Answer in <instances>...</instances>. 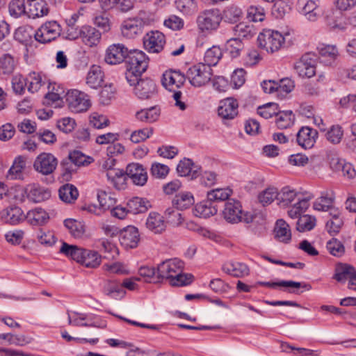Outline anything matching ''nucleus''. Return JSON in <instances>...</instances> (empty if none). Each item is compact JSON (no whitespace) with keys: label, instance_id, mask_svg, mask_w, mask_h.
Returning <instances> with one entry per match:
<instances>
[{"label":"nucleus","instance_id":"f257e3e1","mask_svg":"<svg viewBox=\"0 0 356 356\" xmlns=\"http://www.w3.org/2000/svg\"><path fill=\"white\" fill-rule=\"evenodd\" d=\"M184 262L177 258L168 259L161 263L157 267V277L160 282L168 280L172 286H182L188 285L193 280L191 274L182 273Z\"/></svg>","mask_w":356,"mask_h":356},{"label":"nucleus","instance_id":"f03ea898","mask_svg":"<svg viewBox=\"0 0 356 356\" xmlns=\"http://www.w3.org/2000/svg\"><path fill=\"white\" fill-rule=\"evenodd\" d=\"M131 53L132 51H129L122 44H113L107 48L104 57L105 62L109 65L124 62L126 79L131 86L134 85V64L131 58L129 56Z\"/></svg>","mask_w":356,"mask_h":356},{"label":"nucleus","instance_id":"7ed1b4c3","mask_svg":"<svg viewBox=\"0 0 356 356\" xmlns=\"http://www.w3.org/2000/svg\"><path fill=\"white\" fill-rule=\"evenodd\" d=\"M222 215L226 221L232 224L239 222L248 224L253 220V216L248 212L243 213L241 202L235 200H229L225 203Z\"/></svg>","mask_w":356,"mask_h":356},{"label":"nucleus","instance_id":"20e7f679","mask_svg":"<svg viewBox=\"0 0 356 356\" xmlns=\"http://www.w3.org/2000/svg\"><path fill=\"white\" fill-rule=\"evenodd\" d=\"M222 20L220 11L217 9L205 10L196 19L198 30L201 33H211L216 31Z\"/></svg>","mask_w":356,"mask_h":356},{"label":"nucleus","instance_id":"39448f33","mask_svg":"<svg viewBox=\"0 0 356 356\" xmlns=\"http://www.w3.org/2000/svg\"><path fill=\"white\" fill-rule=\"evenodd\" d=\"M257 41L261 48L267 52L273 53L282 47L284 37L277 31L268 29L259 33Z\"/></svg>","mask_w":356,"mask_h":356},{"label":"nucleus","instance_id":"423d86ee","mask_svg":"<svg viewBox=\"0 0 356 356\" xmlns=\"http://www.w3.org/2000/svg\"><path fill=\"white\" fill-rule=\"evenodd\" d=\"M211 67L202 63L193 65L186 72L187 79L195 87H201L207 84L211 80Z\"/></svg>","mask_w":356,"mask_h":356},{"label":"nucleus","instance_id":"0eeeda50","mask_svg":"<svg viewBox=\"0 0 356 356\" xmlns=\"http://www.w3.org/2000/svg\"><path fill=\"white\" fill-rule=\"evenodd\" d=\"M318 59L316 54L307 52L302 55L293 65L294 70L301 78H312L316 74V65Z\"/></svg>","mask_w":356,"mask_h":356},{"label":"nucleus","instance_id":"6e6552de","mask_svg":"<svg viewBox=\"0 0 356 356\" xmlns=\"http://www.w3.org/2000/svg\"><path fill=\"white\" fill-rule=\"evenodd\" d=\"M65 98L69 108L74 113L85 112L91 106L88 95L78 90H68Z\"/></svg>","mask_w":356,"mask_h":356},{"label":"nucleus","instance_id":"1a4fd4ad","mask_svg":"<svg viewBox=\"0 0 356 356\" xmlns=\"http://www.w3.org/2000/svg\"><path fill=\"white\" fill-rule=\"evenodd\" d=\"M58 165V159L51 153H40L33 162V169L42 175L54 173Z\"/></svg>","mask_w":356,"mask_h":356},{"label":"nucleus","instance_id":"9d476101","mask_svg":"<svg viewBox=\"0 0 356 356\" xmlns=\"http://www.w3.org/2000/svg\"><path fill=\"white\" fill-rule=\"evenodd\" d=\"M61 28L56 21L42 24L35 32V38L40 43H47L56 39L60 34Z\"/></svg>","mask_w":356,"mask_h":356},{"label":"nucleus","instance_id":"9b49d317","mask_svg":"<svg viewBox=\"0 0 356 356\" xmlns=\"http://www.w3.org/2000/svg\"><path fill=\"white\" fill-rule=\"evenodd\" d=\"M132 168L133 165L131 163L127 165L126 172L122 170H111L106 172V177L115 188L118 190L124 189L127 187L128 179H134Z\"/></svg>","mask_w":356,"mask_h":356},{"label":"nucleus","instance_id":"f8f14e48","mask_svg":"<svg viewBox=\"0 0 356 356\" xmlns=\"http://www.w3.org/2000/svg\"><path fill=\"white\" fill-rule=\"evenodd\" d=\"M143 42L145 48L149 52L159 53L163 49L165 37L159 31H151L145 35Z\"/></svg>","mask_w":356,"mask_h":356},{"label":"nucleus","instance_id":"ddd939ff","mask_svg":"<svg viewBox=\"0 0 356 356\" xmlns=\"http://www.w3.org/2000/svg\"><path fill=\"white\" fill-rule=\"evenodd\" d=\"M238 104L237 101L232 97L225 99L220 102L218 108V115L222 118L225 124L227 121L235 118L238 113Z\"/></svg>","mask_w":356,"mask_h":356},{"label":"nucleus","instance_id":"4468645a","mask_svg":"<svg viewBox=\"0 0 356 356\" xmlns=\"http://www.w3.org/2000/svg\"><path fill=\"white\" fill-rule=\"evenodd\" d=\"M257 284L270 288H275L277 286L284 288V291L289 293L299 294V289L304 288L307 291H309L312 286L309 284L295 282L293 280H281L279 282H258Z\"/></svg>","mask_w":356,"mask_h":356},{"label":"nucleus","instance_id":"2eb2a0df","mask_svg":"<svg viewBox=\"0 0 356 356\" xmlns=\"http://www.w3.org/2000/svg\"><path fill=\"white\" fill-rule=\"evenodd\" d=\"M335 195L333 191L326 189L321 192L320 196L313 203V209L318 211H329L337 209L334 206Z\"/></svg>","mask_w":356,"mask_h":356},{"label":"nucleus","instance_id":"dca6fc26","mask_svg":"<svg viewBox=\"0 0 356 356\" xmlns=\"http://www.w3.org/2000/svg\"><path fill=\"white\" fill-rule=\"evenodd\" d=\"M156 83L151 79H140L135 83V95L139 99H150L156 94Z\"/></svg>","mask_w":356,"mask_h":356},{"label":"nucleus","instance_id":"f3484780","mask_svg":"<svg viewBox=\"0 0 356 356\" xmlns=\"http://www.w3.org/2000/svg\"><path fill=\"white\" fill-rule=\"evenodd\" d=\"M296 140L300 146L305 149L314 147L318 138V131L309 127H302L297 133Z\"/></svg>","mask_w":356,"mask_h":356},{"label":"nucleus","instance_id":"a211bd4d","mask_svg":"<svg viewBox=\"0 0 356 356\" xmlns=\"http://www.w3.org/2000/svg\"><path fill=\"white\" fill-rule=\"evenodd\" d=\"M0 217L5 222L10 225H17L26 219L22 209L17 206H11L0 212Z\"/></svg>","mask_w":356,"mask_h":356},{"label":"nucleus","instance_id":"6ab92c4d","mask_svg":"<svg viewBox=\"0 0 356 356\" xmlns=\"http://www.w3.org/2000/svg\"><path fill=\"white\" fill-rule=\"evenodd\" d=\"M27 199L34 203L44 202L51 197V191L37 184H29L26 186Z\"/></svg>","mask_w":356,"mask_h":356},{"label":"nucleus","instance_id":"aec40b11","mask_svg":"<svg viewBox=\"0 0 356 356\" xmlns=\"http://www.w3.org/2000/svg\"><path fill=\"white\" fill-rule=\"evenodd\" d=\"M49 13L47 4L44 0H29L27 5L26 15L35 19L47 15Z\"/></svg>","mask_w":356,"mask_h":356},{"label":"nucleus","instance_id":"412c9836","mask_svg":"<svg viewBox=\"0 0 356 356\" xmlns=\"http://www.w3.org/2000/svg\"><path fill=\"white\" fill-rule=\"evenodd\" d=\"M200 167L195 165L191 159H184L177 166V173L181 177L191 176V179L196 178L200 174Z\"/></svg>","mask_w":356,"mask_h":356},{"label":"nucleus","instance_id":"4be33fe9","mask_svg":"<svg viewBox=\"0 0 356 356\" xmlns=\"http://www.w3.org/2000/svg\"><path fill=\"white\" fill-rule=\"evenodd\" d=\"M222 270L227 274L236 277H241L249 274V268L243 263L228 261L223 264Z\"/></svg>","mask_w":356,"mask_h":356},{"label":"nucleus","instance_id":"5701e85b","mask_svg":"<svg viewBox=\"0 0 356 356\" xmlns=\"http://www.w3.org/2000/svg\"><path fill=\"white\" fill-rule=\"evenodd\" d=\"M331 218L327 221L325 228L327 232L332 236L337 235L341 230L343 220L341 217V212L337 209H332L329 213Z\"/></svg>","mask_w":356,"mask_h":356},{"label":"nucleus","instance_id":"b1692460","mask_svg":"<svg viewBox=\"0 0 356 356\" xmlns=\"http://www.w3.org/2000/svg\"><path fill=\"white\" fill-rule=\"evenodd\" d=\"M148 229L155 234H160L165 229L166 225L164 218L160 213L151 212L146 221Z\"/></svg>","mask_w":356,"mask_h":356},{"label":"nucleus","instance_id":"393cba45","mask_svg":"<svg viewBox=\"0 0 356 356\" xmlns=\"http://www.w3.org/2000/svg\"><path fill=\"white\" fill-rule=\"evenodd\" d=\"M81 40L89 47L96 46L100 41L101 33L95 27L83 26L81 27Z\"/></svg>","mask_w":356,"mask_h":356},{"label":"nucleus","instance_id":"a878e982","mask_svg":"<svg viewBox=\"0 0 356 356\" xmlns=\"http://www.w3.org/2000/svg\"><path fill=\"white\" fill-rule=\"evenodd\" d=\"M298 10L310 21H315L317 18L316 9L318 4L312 0H298Z\"/></svg>","mask_w":356,"mask_h":356},{"label":"nucleus","instance_id":"bb28decb","mask_svg":"<svg viewBox=\"0 0 356 356\" xmlns=\"http://www.w3.org/2000/svg\"><path fill=\"white\" fill-rule=\"evenodd\" d=\"M59 252L66 257L81 263V261L83 259V255H85L86 249L63 242Z\"/></svg>","mask_w":356,"mask_h":356},{"label":"nucleus","instance_id":"cd10ccee","mask_svg":"<svg viewBox=\"0 0 356 356\" xmlns=\"http://www.w3.org/2000/svg\"><path fill=\"white\" fill-rule=\"evenodd\" d=\"M217 211L213 203L207 198L206 200L196 204L194 212L196 216L207 218L214 216L217 213Z\"/></svg>","mask_w":356,"mask_h":356},{"label":"nucleus","instance_id":"c85d7f7f","mask_svg":"<svg viewBox=\"0 0 356 356\" xmlns=\"http://www.w3.org/2000/svg\"><path fill=\"white\" fill-rule=\"evenodd\" d=\"M104 81V72L98 65H92L86 77L87 84L92 88L100 86Z\"/></svg>","mask_w":356,"mask_h":356},{"label":"nucleus","instance_id":"c756f323","mask_svg":"<svg viewBox=\"0 0 356 356\" xmlns=\"http://www.w3.org/2000/svg\"><path fill=\"white\" fill-rule=\"evenodd\" d=\"M135 281H143L145 282L159 283L160 280L157 277L154 268L141 266L138 271V276H135Z\"/></svg>","mask_w":356,"mask_h":356},{"label":"nucleus","instance_id":"7c9ffc66","mask_svg":"<svg viewBox=\"0 0 356 356\" xmlns=\"http://www.w3.org/2000/svg\"><path fill=\"white\" fill-rule=\"evenodd\" d=\"M26 218L32 225H42L47 222L49 216L44 209L37 208L29 211L26 216Z\"/></svg>","mask_w":356,"mask_h":356},{"label":"nucleus","instance_id":"2f4dec72","mask_svg":"<svg viewBox=\"0 0 356 356\" xmlns=\"http://www.w3.org/2000/svg\"><path fill=\"white\" fill-rule=\"evenodd\" d=\"M172 204L179 210L186 209L194 204V197L189 192H181L175 195Z\"/></svg>","mask_w":356,"mask_h":356},{"label":"nucleus","instance_id":"473e14b6","mask_svg":"<svg viewBox=\"0 0 356 356\" xmlns=\"http://www.w3.org/2000/svg\"><path fill=\"white\" fill-rule=\"evenodd\" d=\"M65 227L74 238H81L86 232V227L83 222L69 218L64 220Z\"/></svg>","mask_w":356,"mask_h":356},{"label":"nucleus","instance_id":"72a5a7b5","mask_svg":"<svg viewBox=\"0 0 356 356\" xmlns=\"http://www.w3.org/2000/svg\"><path fill=\"white\" fill-rule=\"evenodd\" d=\"M58 193L60 200L66 203L74 202L79 196L77 188L74 185L69 184L62 186Z\"/></svg>","mask_w":356,"mask_h":356},{"label":"nucleus","instance_id":"f704fd0d","mask_svg":"<svg viewBox=\"0 0 356 356\" xmlns=\"http://www.w3.org/2000/svg\"><path fill=\"white\" fill-rule=\"evenodd\" d=\"M275 237L282 242L287 243L291 238L289 225L282 219L277 220L275 227Z\"/></svg>","mask_w":356,"mask_h":356},{"label":"nucleus","instance_id":"c9c22d12","mask_svg":"<svg viewBox=\"0 0 356 356\" xmlns=\"http://www.w3.org/2000/svg\"><path fill=\"white\" fill-rule=\"evenodd\" d=\"M160 115V108L157 106H152L147 109H141L135 116L141 122H153L157 120Z\"/></svg>","mask_w":356,"mask_h":356},{"label":"nucleus","instance_id":"e433bc0d","mask_svg":"<svg viewBox=\"0 0 356 356\" xmlns=\"http://www.w3.org/2000/svg\"><path fill=\"white\" fill-rule=\"evenodd\" d=\"M297 195L298 193L295 190L291 189L289 186H285L280 192L277 191V204L280 207L287 206L296 199Z\"/></svg>","mask_w":356,"mask_h":356},{"label":"nucleus","instance_id":"4c0bfd02","mask_svg":"<svg viewBox=\"0 0 356 356\" xmlns=\"http://www.w3.org/2000/svg\"><path fill=\"white\" fill-rule=\"evenodd\" d=\"M355 268L346 264H338L336 266L333 278L339 282H345L354 273Z\"/></svg>","mask_w":356,"mask_h":356},{"label":"nucleus","instance_id":"58836bf2","mask_svg":"<svg viewBox=\"0 0 356 356\" xmlns=\"http://www.w3.org/2000/svg\"><path fill=\"white\" fill-rule=\"evenodd\" d=\"M320 56L318 57L321 63L331 64L338 56V50L334 45H327L320 49Z\"/></svg>","mask_w":356,"mask_h":356},{"label":"nucleus","instance_id":"ea45409f","mask_svg":"<svg viewBox=\"0 0 356 356\" xmlns=\"http://www.w3.org/2000/svg\"><path fill=\"white\" fill-rule=\"evenodd\" d=\"M275 123L279 129H286L293 124L294 115L291 111H277Z\"/></svg>","mask_w":356,"mask_h":356},{"label":"nucleus","instance_id":"a19ab883","mask_svg":"<svg viewBox=\"0 0 356 356\" xmlns=\"http://www.w3.org/2000/svg\"><path fill=\"white\" fill-rule=\"evenodd\" d=\"M177 8L185 15H193L197 11V3L195 0H176Z\"/></svg>","mask_w":356,"mask_h":356},{"label":"nucleus","instance_id":"79ce46f5","mask_svg":"<svg viewBox=\"0 0 356 356\" xmlns=\"http://www.w3.org/2000/svg\"><path fill=\"white\" fill-rule=\"evenodd\" d=\"M149 63V58L142 51L135 49V76L145 72Z\"/></svg>","mask_w":356,"mask_h":356},{"label":"nucleus","instance_id":"37998d69","mask_svg":"<svg viewBox=\"0 0 356 356\" xmlns=\"http://www.w3.org/2000/svg\"><path fill=\"white\" fill-rule=\"evenodd\" d=\"M222 56L221 49L218 46H213L205 52L204 60V65L211 66L216 65Z\"/></svg>","mask_w":356,"mask_h":356},{"label":"nucleus","instance_id":"c03bdc74","mask_svg":"<svg viewBox=\"0 0 356 356\" xmlns=\"http://www.w3.org/2000/svg\"><path fill=\"white\" fill-rule=\"evenodd\" d=\"M316 219L310 215H303L296 222V229L300 232L310 231L316 226Z\"/></svg>","mask_w":356,"mask_h":356},{"label":"nucleus","instance_id":"a18cd8bd","mask_svg":"<svg viewBox=\"0 0 356 356\" xmlns=\"http://www.w3.org/2000/svg\"><path fill=\"white\" fill-rule=\"evenodd\" d=\"M25 167V161L22 156L17 157L7 173V178L10 179H16L22 175V170Z\"/></svg>","mask_w":356,"mask_h":356},{"label":"nucleus","instance_id":"49530a36","mask_svg":"<svg viewBox=\"0 0 356 356\" xmlns=\"http://www.w3.org/2000/svg\"><path fill=\"white\" fill-rule=\"evenodd\" d=\"M298 202L288 211V215L292 219H299L302 216L301 214L306 211L309 205V200L307 198H298Z\"/></svg>","mask_w":356,"mask_h":356},{"label":"nucleus","instance_id":"de8ad7c7","mask_svg":"<svg viewBox=\"0 0 356 356\" xmlns=\"http://www.w3.org/2000/svg\"><path fill=\"white\" fill-rule=\"evenodd\" d=\"M81 263L88 268H97L100 265L101 257L97 252L86 250Z\"/></svg>","mask_w":356,"mask_h":356},{"label":"nucleus","instance_id":"09e8293b","mask_svg":"<svg viewBox=\"0 0 356 356\" xmlns=\"http://www.w3.org/2000/svg\"><path fill=\"white\" fill-rule=\"evenodd\" d=\"M244 45L241 40L237 38H233L227 40L226 49L232 58H236L241 54Z\"/></svg>","mask_w":356,"mask_h":356},{"label":"nucleus","instance_id":"8fccbe9b","mask_svg":"<svg viewBox=\"0 0 356 356\" xmlns=\"http://www.w3.org/2000/svg\"><path fill=\"white\" fill-rule=\"evenodd\" d=\"M70 161L75 166H85L90 164L94 160L90 156H87L80 151H73L68 156Z\"/></svg>","mask_w":356,"mask_h":356},{"label":"nucleus","instance_id":"3c124183","mask_svg":"<svg viewBox=\"0 0 356 356\" xmlns=\"http://www.w3.org/2000/svg\"><path fill=\"white\" fill-rule=\"evenodd\" d=\"M277 189L275 187H268L258 195L259 202L264 206L270 204L277 200Z\"/></svg>","mask_w":356,"mask_h":356},{"label":"nucleus","instance_id":"603ef678","mask_svg":"<svg viewBox=\"0 0 356 356\" xmlns=\"http://www.w3.org/2000/svg\"><path fill=\"white\" fill-rule=\"evenodd\" d=\"M120 244L126 249L134 248V227L128 226L120 232Z\"/></svg>","mask_w":356,"mask_h":356},{"label":"nucleus","instance_id":"864d4df0","mask_svg":"<svg viewBox=\"0 0 356 356\" xmlns=\"http://www.w3.org/2000/svg\"><path fill=\"white\" fill-rule=\"evenodd\" d=\"M234 35L237 38H250L255 34V30L252 25L245 23H239L234 28Z\"/></svg>","mask_w":356,"mask_h":356},{"label":"nucleus","instance_id":"5fc2aeb1","mask_svg":"<svg viewBox=\"0 0 356 356\" xmlns=\"http://www.w3.org/2000/svg\"><path fill=\"white\" fill-rule=\"evenodd\" d=\"M99 205L103 210H108L114 207L116 200L111 193L99 191L97 195Z\"/></svg>","mask_w":356,"mask_h":356},{"label":"nucleus","instance_id":"6e6d98bb","mask_svg":"<svg viewBox=\"0 0 356 356\" xmlns=\"http://www.w3.org/2000/svg\"><path fill=\"white\" fill-rule=\"evenodd\" d=\"M6 195H8L10 199L15 200V202H23L25 200V198L27 197L26 187L24 188L20 186L11 187L8 191Z\"/></svg>","mask_w":356,"mask_h":356},{"label":"nucleus","instance_id":"4d7b16f0","mask_svg":"<svg viewBox=\"0 0 356 356\" xmlns=\"http://www.w3.org/2000/svg\"><path fill=\"white\" fill-rule=\"evenodd\" d=\"M1 71L3 74H11L15 67L14 58L10 54H6L0 57Z\"/></svg>","mask_w":356,"mask_h":356},{"label":"nucleus","instance_id":"13d9d810","mask_svg":"<svg viewBox=\"0 0 356 356\" xmlns=\"http://www.w3.org/2000/svg\"><path fill=\"white\" fill-rule=\"evenodd\" d=\"M278 105L275 103H268L258 107L257 113L265 119L276 116L278 111Z\"/></svg>","mask_w":356,"mask_h":356},{"label":"nucleus","instance_id":"bf43d9fd","mask_svg":"<svg viewBox=\"0 0 356 356\" xmlns=\"http://www.w3.org/2000/svg\"><path fill=\"white\" fill-rule=\"evenodd\" d=\"M28 82L29 85L27 88L28 90L31 93L38 92L42 86L41 75L35 72H31L29 74V77L27 78V83Z\"/></svg>","mask_w":356,"mask_h":356},{"label":"nucleus","instance_id":"052dcab7","mask_svg":"<svg viewBox=\"0 0 356 356\" xmlns=\"http://www.w3.org/2000/svg\"><path fill=\"white\" fill-rule=\"evenodd\" d=\"M165 216L167 222L175 227L181 225L183 222L181 213L173 207L168 208L165 211Z\"/></svg>","mask_w":356,"mask_h":356},{"label":"nucleus","instance_id":"680f3d73","mask_svg":"<svg viewBox=\"0 0 356 356\" xmlns=\"http://www.w3.org/2000/svg\"><path fill=\"white\" fill-rule=\"evenodd\" d=\"M231 191L228 188H217L207 192V198L213 203L216 201H224L230 196Z\"/></svg>","mask_w":356,"mask_h":356},{"label":"nucleus","instance_id":"e2e57ef3","mask_svg":"<svg viewBox=\"0 0 356 356\" xmlns=\"http://www.w3.org/2000/svg\"><path fill=\"white\" fill-rule=\"evenodd\" d=\"M24 0H13L9 4V12L12 16L19 17L22 15H26Z\"/></svg>","mask_w":356,"mask_h":356},{"label":"nucleus","instance_id":"0e129e2a","mask_svg":"<svg viewBox=\"0 0 356 356\" xmlns=\"http://www.w3.org/2000/svg\"><path fill=\"white\" fill-rule=\"evenodd\" d=\"M12 88L17 95H22L27 86V79L21 74H15L12 78Z\"/></svg>","mask_w":356,"mask_h":356},{"label":"nucleus","instance_id":"69168bd1","mask_svg":"<svg viewBox=\"0 0 356 356\" xmlns=\"http://www.w3.org/2000/svg\"><path fill=\"white\" fill-rule=\"evenodd\" d=\"M343 135V131L341 127L334 125L326 133V138L332 144H338L341 142Z\"/></svg>","mask_w":356,"mask_h":356},{"label":"nucleus","instance_id":"338daca9","mask_svg":"<svg viewBox=\"0 0 356 356\" xmlns=\"http://www.w3.org/2000/svg\"><path fill=\"white\" fill-rule=\"evenodd\" d=\"M115 94V88L112 84L106 85L102 89L99 94V101L102 104L108 105L114 98Z\"/></svg>","mask_w":356,"mask_h":356},{"label":"nucleus","instance_id":"774afa93","mask_svg":"<svg viewBox=\"0 0 356 356\" xmlns=\"http://www.w3.org/2000/svg\"><path fill=\"white\" fill-rule=\"evenodd\" d=\"M327 250L334 257H341L344 254L343 245L337 238H332L327 243Z\"/></svg>","mask_w":356,"mask_h":356}]
</instances>
